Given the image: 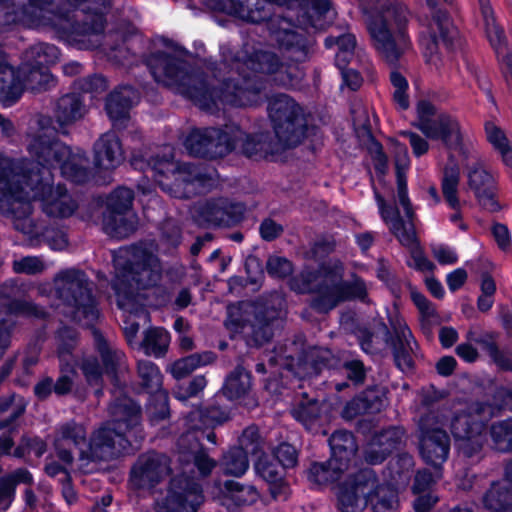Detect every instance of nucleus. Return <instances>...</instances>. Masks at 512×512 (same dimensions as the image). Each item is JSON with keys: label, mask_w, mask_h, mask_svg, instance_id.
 I'll list each match as a JSON object with an SVG mask.
<instances>
[{"label": "nucleus", "mask_w": 512, "mask_h": 512, "mask_svg": "<svg viewBox=\"0 0 512 512\" xmlns=\"http://www.w3.org/2000/svg\"><path fill=\"white\" fill-rule=\"evenodd\" d=\"M223 57L231 70L217 91H210L203 74L191 68L177 51L173 54L156 52L148 58L147 64L155 81L190 98L209 112L214 111L218 102L236 107L260 103L264 85L258 74H271L275 83L285 87L297 85L302 77L296 65L280 62L272 52L257 51L250 56L239 52L231 58L223 52Z\"/></svg>", "instance_id": "f257e3e1"}, {"label": "nucleus", "mask_w": 512, "mask_h": 512, "mask_svg": "<svg viewBox=\"0 0 512 512\" xmlns=\"http://www.w3.org/2000/svg\"><path fill=\"white\" fill-rule=\"evenodd\" d=\"M33 161L10 167L0 154V209L8 211L12 220L16 212L32 218V201L39 199L43 212L52 218H68L78 205L63 185H53L52 169L82 183L88 178V159L80 149L72 151L64 143L43 132L28 146Z\"/></svg>", "instance_id": "f03ea898"}, {"label": "nucleus", "mask_w": 512, "mask_h": 512, "mask_svg": "<svg viewBox=\"0 0 512 512\" xmlns=\"http://www.w3.org/2000/svg\"><path fill=\"white\" fill-rule=\"evenodd\" d=\"M72 11L56 12L53 0H0V34L14 26L55 28L86 47L98 45L104 30L102 9L111 0H67Z\"/></svg>", "instance_id": "7ed1b4c3"}, {"label": "nucleus", "mask_w": 512, "mask_h": 512, "mask_svg": "<svg viewBox=\"0 0 512 512\" xmlns=\"http://www.w3.org/2000/svg\"><path fill=\"white\" fill-rule=\"evenodd\" d=\"M141 410L132 399L120 397L109 406L110 420L96 428L89 441L80 448L79 458L71 465L57 462L48 463L45 471L49 476H56L68 469L90 473L93 463L108 461L129 451L133 441L141 439Z\"/></svg>", "instance_id": "20e7f679"}, {"label": "nucleus", "mask_w": 512, "mask_h": 512, "mask_svg": "<svg viewBox=\"0 0 512 512\" xmlns=\"http://www.w3.org/2000/svg\"><path fill=\"white\" fill-rule=\"evenodd\" d=\"M113 288L120 309L130 315L144 313L145 298L140 292L156 286L162 277L159 259L142 247L120 249L114 255Z\"/></svg>", "instance_id": "39448f33"}, {"label": "nucleus", "mask_w": 512, "mask_h": 512, "mask_svg": "<svg viewBox=\"0 0 512 512\" xmlns=\"http://www.w3.org/2000/svg\"><path fill=\"white\" fill-rule=\"evenodd\" d=\"M132 165L150 174L164 192L179 199L194 197L218 183L214 168L175 161L170 150L162 157H152L147 163L134 157Z\"/></svg>", "instance_id": "423d86ee"}, {"label": "nucleus", "mask_w": 512, "mask_h": 512, "mask_svg": "<svg viewBox=\"0 0 512 512\" xmlns=\"http://www.w3.org/2000/svg\"><path fill=\"white\" fill-rule=\"evenodd\" d=\"M343 273V264L331 260L324 263L316 272L303 271L291 279L290 287L298 293H314L312 307L319 312H328L348 300H365V283L359 278L351 282L344 281Z\"/></svg>", "instance_id": "0eeeda50"}, {"label": "nucleus", "mask_w": 512, "mask_h": 512, "mask_svg": "<svg viewBox=\"0 0 512 512\" xmlns=\"http://www.w3.org/2000/svg\"><path fill=\"white\" fill-rule=\"evenodd\" d=\"M409 19L410 12L404 4L389 2L368 23L375 48L390 64H395L410 47L406 32Z\"/></svg>", "instance_id": "6e6552de"}, {"label": "nucleus", "mask_w": 512, "mask_h": 512, "mask_svg": "<svg viewBox=\"0 0 512 512\" xmlns=\"http://www.w3.org/2000/svg\"><path fill=\"white\" fill-rule=\"evenodd\" d=\"M54 286L59 299L66 305L64 312L73 320L90 326L98 319L90 282L83 271L75 268L60 271L54 277Z\"/></svg>", "instance_id": "1a4fd4ad"}, {"label": "nucleus", "mask_w": 512, "mask_h": 512, "mask_svg": "<svg viewBox=\"0 0 512 512\" xmlns=\"http://www.w3.org/2000/svg\"><path fill=\"white\" fill-rule=\"evenodd\" d=\"M267 110L279 146L286 149L302 143L306 137L307 119L299 103L287 94H277L271 97Z\"/></svg>", "instance_id": "9d476101"}, {"label": "nucleus", "mask_w": 512, "mask_h": 512, "mask_svg": "<svg viewBox=\"0 0 512 512\" xmlns=\"http://www.w3.org/2000/svg\"><path fill=\"white\" fill-rule=\"evenodd\" d=\"M279 316L280 311L271 310L264 305L250 303L230 305L225 327L232 337L243 334L256 345H262L273 336V324Z\"/></svg>", "instance_id": "9b49d317"}, {"label": "nucleus", "mask_w": 512, "mask_h": 512, "mask_svg": "<svg viewBox=\"0 0 512 512\" xmlns=\"http://www.w3.org/2000/svg\"><path fill=\"white\" fill-rule=\"evenodd\" d=\"M492 411L490 405L472 403L454 413L450 428L463 456L472 458L481 453L486 441L485 422L492 417Z\"/></svg>", "instance_id": "f8f14e48"}, {"label": "nucleus", "mask_w": 512, "mask_h": 512, "mask_svg": "<svg viewBox=\"0 0 512 512\" xmlns=\"http://www.w3.org/2000/svg\"><path fill=\"white\" fill-rule=\"evenodd\" d=\"M230 136L242 139V129L235 124L226 125L224 129H194L186 137L184 146L189 154L194 156L223 157L235 147L234 140H231Z\"/></svg>", "instance_id": "ddd939ff"}, {"label": "nucleus", "mask_w": 512, "mask_h": 512, "mask_svg": "<svg viewBox=\"0 0 512 512\" xmlns=\"http://www.w3.org/2000/svg\"><path fill=\"white\" fill-rule=\"evenodd\" d=\"M375 197L381 217L388 225L389 230L403 246L410 249L413 260L411 265L419 270H432L434 267L433 263L424 256L417 242L413 224L414 212L412 211L410 217L405 215V219H402L399 215V211L396 208L388 206L380 194L375 192ZM404 214L406 213L404 212Z\"/></svg>", "instance_id": "4468645a"}, {"label": "nucleus", "mask_w": 512, "mask_h": 512, "mask_svg": "<svg viewBox=\"0 0 512 512\" xmlns=\"http://www.w3.org/2000/svg\"><path fill=\"white\" fill-rule=\"evenodd\" d=\"M375 486V473L365 468L349 472L337 485L338 508L341 512H361L368 503V494Z\"/></svg>", "instance_id": "2eb2a0df"}, {"label": "nucleus", "mask_w": 512, "mask_h": 512, "mask_svg": "<svg viewBox=\"0 0 512 512\" xmlns=\"http://www.w3.org/2000/svg\"><path fill=\"white\" fill-rule=\"evenodd\" d=\"M272 3L301 8L311 5L320 12H326L330 7L328 0H224L223 10L244 21L258 23L269 18L270 14L266 10V5Z\"/></svg>", "instance_id": "dca6fc26"}, {"label": "nucleus", "mask_w": 512, "mask_h": 512, "mask_svg": "<svg viewBox=\"0 0 512 512\" xmlns=\"http://www.w3.org/2000/svg\"><path fill=\"white\" fill-rule=\"evenodd\" d=\"M203 502L202 489L194 480L184 474L172 478L167 495L158 500V512H196Z\"/></svg>", "instance_id": "f3484780"}, {"label": "nucleus", "mask_w": 512, "mask_h": 512, "mask_svg": "<svg viewBox=\"0 0 512 512\" xmlns=\"http://www.w3.org/2000/svg\"><path fill=\"white\" fill-rule=\"evenodd\" d=\"M457 31L450 23L445 12L435 10L432 23L429 26V34L421 37V45L426 62L436 70L443 65L441 48L450 50L453 47Z\"/></svg>", "instance_id": "a211bd4d"}, {"label": "nucleus", "mask_w": 512, "mask_h": 512, "mask_svg": "<svg viewBox=\"0 0 512 512\" xmlns=\"http://www.w3.org/2000/svg\"><path fill=\"white\" fill-rule=\"evenodd\" d=\"M419 451L426 464L439 468L449 456L450 437L434 415L420 421Z\"/></svg>", "instance_id": "6ab92c4d"}, {"label": "nucleus", "mask_w": 512, "mask_h": 512, "mask_svg": "<svg viewBox=\"0 0 512 512\" xmlns=\"http://www.w3.org/2000/svg\"><path fill=\"white\" fill-rule=\"evenodd\" d=\"M76 339L77 334L73 329L65 327L58 332L57 356L60 375L54 381V393L57 396L67 395L73 389L78 365V360L72 353L76 346Z\"/></svg>", "instance_id": "aec40b11"}, {"label": "nucleus", "mask_w": 512, "mask_h": 512, "mask_svg": "<svg viewBox=\"0 0 512 512\" xmlns=\"http://www.w3.org/2000/svg\"><path fill=\"white\" fill-rule=\"evenodd\" d=\"M167 456L150 452L139 456L130 472V483L136 489H150L162 482L170 473Z\"/></svg>", "instance_id": "412c9836"}, {"label": "nucleus", "mask_w": 512, "mask_h": 512, "mask_svg": "<svg viewBox=\"0 0 512 512\" xmlns=\"http://www.w3.org/2000/svg\"><path fill=\"white\" fill-rule=\"evenodd\" d=\"M389 323L394 336L387 339L393 348L394 359L401 371H409L414 365L415 348L417 347L406 322L394 309L389 313Z\"/></svg>", "instance_id": "4be33fe9"}, {"label": "nucleus", "mask_w": 512, "mask_h": 512, "mask_svg": "<svg viewBox=\"0 0 512 512\" xmlns=\"http://www.w3.org/2000/svg\"><path fill=\"white\" fill-rule=\"evenodd\" d=\"M243 212L242 205L218 198L198 203L194 208L193 217L202 225H230L239 221Z\"/></svg>", "instance_id": "5701e85b"}, {"label": "nucleus", "mask_w": 512, "mask_h": 512, "mask_svg": "<svg viewBox=\"0 0 512 512\" xmlns=\"http://www.w3.org/2000/svg\"><path fill=\"white\" fill-rule=\"evenodd\" d=\"M138 376L141 385L151 394L150 407L154 406V418L163 419L168 414V396L162 389L163 376L159 368L149 360L138 362Z\"/></svg>", "instance_id": "b1692460"}, {"label": "nucleus", "mask_w": 512, "mask_h": 512, "mask_svg": "<svg viewBox=\"0 0 512 512\" xmlns=\"http://www.w3.org/2000/svg\"><path fill=\"white\" fill-rule=\"evenodd\" d=\"M13 225L15 229L25 234L30 241L39 244L46 242L53 250H63L68 245V240L62 230L49 229L34 218H27L26 214L17 212Z\"/></svg>", "instance_id": "393cba45"}, {"label": "nucleus", "mask_w": 512, "mask_h": 512, "mask_svg": "<svg viewBox=\"0 0 512 512\" xmlns=\"http://www.w3.org/2000/svg\"><path fill=\"white\" fill-rule=\"evenodd\" d=\"M327 47L336 45L338 51L335 56L337 67L341 70L344 83L352 90L358 89L362 84L360 74L354 69H346L348 63L354 58L356 39L353 34L346 33L341 36H330L325 41Z\"/></svg>", "instance_id": "a878e982"}, {"label": "nucleus", "mask_w": 512, "mask_h": 512, "mask_svg": "<svg viewBox=\"0 0 512 512\" xmlns=\"http://www.w3.org/2000/svg\"><path fill=\"white\" fill-rule=\"evenodd\" d=\"M468 184L478 199L479 204L484 209L491 212H495L500 209V205L495 198V179L481 163L477 162L469 169Z\"/></svg>", "instance_id": "bb28decb"}, {"label": "nucleus", "mask_w": 512, "mask_h": 512, "mask_svg": "<svg viewBox=\"0 0 512 512\" xmlns=\"http://www.w3.org/2000/svg\"><path fill=\"white\" fill-rule=\"evenodd\" d=\"M329 445L332 468L355 472L352 464L355 462L357 444L352 433L344 430L334 432L329 438Z\"/></svg>", "instance_id": "cd10ccee"}, {"label": "nucleus", "mask_w": 512, "mask_h": 512, "mask_svg": "<svg viewBox=\"0 0 512 512\" xmlns=\"http://www.w3.org/2000/svg\"><path fill=\"white\" fill-rule=\"evenodd\" d=\"M124 160V151L118 136L103 134L94 144V165L98 170L112 171Z\"/></svg>", "instance_id": "c85d7f7f"}, {"label": "nucleus", "mask_w": 512, "mask_h": 512, "mask_svg": "<svg viewBox=\"0 0 512 512\" xmlns=\"http://www.w3.org/2000/svg\"><path fill=\"white\" fill-rule=\"evenodd\" d=\"M178 447L181 460L187 463L191 461L202 476L209 475L217 465V462L202 449L199 438L191 432L180 437Z\"/></svg>", "instance_id": "c756f323"}, {"label": "nucleus", "mask_w": 512, "mask_h": 512, "mask_svg": "<svg viewBox=\"0 0 512 512\" xmlns=\"http://www.w3.org/2000/svg\"><path fill=\"white\" fill-rule=\"evenodd\" d=\"M424 135L430 139H440L450 149H458L462 145L463 135L458 120L451 115L437 114L432 126L424 125Z\"/></svg>", "instance_id": "7c9ffc66"}, {"label": "nucleus", "mask_w": 512, "mask_h": 512, "mask_svg": "<svg viewBox=\"0 0 512 512\" xmlns=\"http://www.w3.org/2000/svg\"><path fill=\"white\" fill-rule=\"evenodd\" d=\"M404 430L399 427H390L375 434L366 451L365 459L370 464L382 462L386 456L401 444Z\"/></svg>", "instance_id": "2f4dec72"}, {"label": "nucleus", "mask_w": 512, "mask_h": 512, "mask_svg": "<svg viewBox=\"0 0 512 512\" xmlns=\"http://www.w3.org/2000/svg\"><path fill=\"white\" fill-rule=\"evenodd\" d=\"M215 497L220 504L228 510H235L238 507L251 505L259 497L257 490L251 485H244L236 481H226L223 487L218 488Z\"/></svg>", "instance_id": "473e14b6"}, {"label": "nucleus", "mask_w": 512, "mask_h": 512, "mask_svg": "<svg viewBox=\"0 0 512 512\" xmlns=\"http://www.w3.org/2000/svg\"><path fill=\"white\" fill-rule=\"evenodd\" d=\"M242 133V139H237L234 136H230V139L235 140L233 141L235 143L233 150H239L247 157L265 158L283 149L276 139L275 141L270 140L268 133L251 135L243 130Z\"/></svg>", "instance_id": "72a5a7b5"}, {"label": "nucleus", "mask_w": 512, "mask_h": 512, "mask_svg": "<svg viewBox=\"0 0 512 512\" xmlns=\"http://www.w3.org/2000/svg\"><path fill=\"white\" fill-rule=\"evenodd\" d=\"M86 436V428L80 423L71 421L60 425L54 440V447L59 460L63 461L65 464L71 465L73 455L66 449V445L71 443L78 447L86 440Z\"/></svg>", "instance_id": "f704fd0d"}, {"label": "nucleus", "mask_w": 512, "mask_h": 512, "mask_svg": "<svg viewBox=\"0 0 512 512\" xmlns=\"http://www.w3.org/2000/svg\"><path fill=\"white\" fill-rule=\"evenodd\" d=\"M255 471L266 481L274 499H286L289 488L284 481V469L277 465L269 456H261L255 463Z\"/></svg>", "instance_id": "c9c22d12"}, {"label": "nucleus", "mask_w": 512, "mask_h": 512, "mask_svg": "<svg viewBox=\"0 0 512 512\" xmlns=\"http://www.w3.org/2000/svg\"><path fill=\"white\" fill-rule=\"evenodd\" d=\"M138 101V93L131 86L115 89L107 98L106 112L116 125L128 117L129 110Z\"/></svg>", "instance_id": "e433bc0d"}, {"label": "nucleus", "mask_w": 512, "mask_h": 512, "mask_svg": "<svg viewBox=\"0 0 512 512\" xmlns=\"http://www.w3.org/2000/svg\"><path fill=\"white\" fill-rule=\"evenodd\" d=\"M59 60V50L52 44L37 43L29 47L23 54L19 73H26L33 68H47Z\"/></svg>", "instance_id": "4c0bfd02"}, {"label": "nucleus", "mask_w": 512, "mask_h": 512, "mask_svg": "<svg viewBox=\"0 0 512 512\" xmlns=\"http://www.w3.org/2000/svg\"><path fill=\"white\" fill-rule=\"evenodd\" d=\"M395 166L397 169V200L403 207L408 217L412 215L411 203L407 194V184L404 170L409 166V156L407 148L399 143L394 145Z\"/></svg>", "instance_id": "58836bf2"}, {"label": "nucleus", "mask_w": 512, "mask_h": 512, "mask_svg": "<svg viewBox=\"0 0 512 512\" xmlns=\"http://www.w3.org/2000/svg\"><path fill=\"white\" fill-rule=\"evenodd\" d=\"M215 360V354L211 351L190 354L186 357L174 361L167 371L179 380L187 377L198 368L207 366Z\"/></svg>", "instance_id": "ea45409f"}, {"label": "nucleus", "mask_w": 512, "mask_h": 512, "mask_svg": "<svg viewBox=\"0 0 512 512\" xmlns=\"http://www.w3.org/2000/svg\"><path fill=\"white\" fill-rule=\"evenodd\" d=\"M483 505L493 512H512V485L507 482L493 483L483 496Z\"/></svg>", "instance_id": "a19ab883"}, {"label": "nucleus", "mask_w": 512, "mask_h": 512, "mask_svg": "<svg viewBox=\"0 0 512 512\" xmlns=\"http://www.w3.org/2000/svg\"><path fill=\"white\" fill-rule=\"evenodd\" d=\"M137 217L131 212L105 214L103 229L106 234L115 238H126L137 228Z\"/></svg>", "instance_id": "79ce46f5"}, {"label": "nucleus", "mask_w": 512, "mask_h": 512, "mask_svg": "<svg viewBox=\"0 0 512 512\" xmlns=\"http://www.w3.org/2000/svg\"><path fill=\"white\" fill-rule=\"evenodd\" d=\"M85 107L80 95L72 93L61 97L56 105L55 117L60 125L71 124L83 117Z\"/></svg>", "instance_id": "37998d69"}, {"label": "nucleus", "mask_w": 512, "mask_h": 512, "mask_svg": "<svg viewBox=\"0 0 512 512\" xmlns=\"http://www.w3.org/2000/svg\"><path fill=\"white\" fill-rule=\"evenodd\" d=\"M270 29L273 38L280 47L286 49L303 47V37L295 31L294 26L287 19L281 17L271 18Z\"/></svg>", "instance_id": "c03bdc74"}, {"label": "nucleus", "mask_w": 512, "mask_h": 512, "mask_svg": "<svg viewBox=\"0 0 512 512\" xmlns=\"http://www.w3.org/2000/svg\"><path fill=\"white\" fill-rule=\"evenodd\" d=\"M373 512H393L398 506L396 489L391 485H378L375 478V486L368 494Z\"/></svg>", "instance_id": "a18cd8bd"}, {"label": "nucleus", "mask_w": 512, "mask_h": 512, "mask_svg": "<svg viewBox=\"0 0 512 512\" xmlns=\"http://www.w3.org/2000/svg\"><path fill=\"white\" fill-rule=\"evenodd\" d=\"M478 3L485 22L487 38L496 52L500 53L505 47V36L503 30L495 23L490 0H478Z\"/></svg>", "instance_id": "49530a36"}, {"label": "nucleus", "mask_w": 512, "mask_h": 512, "mask_svg": "<svg viewBox=\"0 0 512 512\" xmlns=\"http://www.w3.org/2000/svg\"><path fill=\"white\" fill-rule=\"evenodd\" d=\"M220 467L224 474L240 477L248 470V454L241 448H231L223 455Z\"/></svg>", "instance_id": "de8ad7c7"}, {"label": "nucleus", "mask_w": 512, "mask_h": 512, "mask_svg": "<svg viewBox=\"0 0 512 512\" xmlns=\"http://www.w3.org/2000/svg\"><path fill=\"white\" fill-rule=\"evenodd\" d=\"M170 343L169 333L162 328H152L145 331L142 347L145 354L155 357L163 356Z\"/></svg>", "instance_id": "09e8293b"}, {"label": "nucleus", "mask_w": 512, "mask_h": 512, "mask_svg": "<svg viewBox=\"0 0 512 512\" xmlns=\"http://www.w3.org/2000/svg\"><path fill=\"white\" fill-rule=\"evenodd\" d=\"M250 387V374L243 368H236L227 377L223 386V392L230 399H238L246 395Z\"/></svg>", "instance_id": "8fccbe9b"}, {"label": "nucleus", "mask_w": 512, "mask_h": 512, "mask_svg": "<svg viewBox=\"0 0 512 512\" xmlns=\"http://www.w3.org/2000/svg\"><path fill=\"white\" fill-rule=\"evenodd\" d=\"M459 178L460 172L456 164L451 163L445 167L442 180V192L445 200L453 209L460 208V202L457 197Z\"/></svg>", "instance_id": "3c124183"}, {"label": "nucleus", "mask_w": 512, "mask_h": 512, "mask_svg": "<svg viewBox=\"0 0 512 512\" xmlns=\"http://www.w3.org/2000/svg\"><path fill=\"white\" fill-rule=\"evenodd\" d=\"M347 470H335L330 464V459L327 463H314L308 471L309 480L318 485L326 484L329 482L339 481L348 474Z\"/></svg>", "instance_id": "603ef678"}, {"label": "nucleus", "mask_w": 512, "mask_h": 512, "mask_svg": "<svg viewBox=\"0 0 512 512\" xmlns=\"http://www.w3.org/2000/svg\"><path fill=\"white\" fill-rule=\"evenodd\" d=\"M227 419L228 415L217 408L207 411L196 410L189 414L190 427L195 430L221 424Z\"/></svg>", "instance_id": "864d4df0"}, {"label": "nucleus", "mask_w": 512, "mask_h": 512, "mask_svg": "<svg viewBox=\"0 0 512 512\" xmlns=\"http://www.w3.org/2000/svg\"><path fill=\"white\" fill-rule=\"evenodd\" d=\"M490 436L495 449L501 452L512 451V421H500L492 424Z\"/></svg>", "instance_id": "5fc2aeb1"}, {"label": "nucleus", "mask_w": 512, "mask_h": 512, "mask_svg": "<svg viewBox=\"0 0 512 512\" xmlns=\"http://www.w3.org/2000/svg\"><path fill=\"white\" fill-rule=\"evenodd\" d=\"M132 190L120 187L114 190L107 200V214H117L129 212L133 201Z\"/></svg>", "instance_id": "6e6d98bb"}, {"label": "nucleus", "mask_w": 512, "mask_h": 512, "mask_svg": "<svg viewBox=\"0 0 512 512\" xmlns=\"http://www.w3.org/2000/svg\"><path fill=\"white\" fill-rule=\"evenodd\" d=\"M94 337L106 369L114 370L116 365L122 361L124 354L122 351L110 346L99 332L94 331Z\"/></svg>", "instance_id": "4d7b16f0"}, {"label": "nucleus", "mask_w": 512, "mask_h": 512, "mask_svg": "<svg viewBox=\"0 0 512 512\" xmlns=\"http://www.w3.org/2000/svg\"><path fill=\"white\" fill-rule=\"evenodd\" d=\"M328 355V351L315 349L310 355L312 363H308V361H305V363H298L297 368L294 371L295 375L300 378L317 375L320 372L321 365H324L325 361L328 359Z\"/></svg>", "instance_id": "13d9d810"}, {"label": "nucleus", "mask_w": 512, "mask_h": 512, "mask_svg": "<svg viewBox=\"0 0 512 512\" xmlns=\"http://www.w3.org/2000/svg\"><path fill=\"white\" fill-rule=\"evenodd\" d=\"M47 267L46 262L39 256H26L13 261L16 273L35 275L44 272Z\"/></svg>", "instance_id": "bf43d9fd"}, {"label": "nucleus", "mask_w": 512, "mask_h": 512, "mask_svg": "<svg viewBox=\"0 0 512 512\" xmlns=\"http://www.w3.org/2000/svg\"><path fill=\"white\" fill-rule=\"evenodd\" d=\"M80 369L91 386H100L102 383V368L94 356L83 357L80 362Z\"/></svg>", "instance_id": "052dcab7"}, {"label": "nucleus", "mask_w": 512, "mask_h": 512, "mask_svg": "<svg viewBox=\"0 0 512 512\" xmlns=\"http://www.w3.org/2000/svg\"><path fill=\"white\" fill-rule=\"evenodd\" d=\"M273 455L283 469L293 468L298 462V451L289 443H281L273 449Z\"/></svg>", "instance_id": "680f3d73"}, {"label": "nucleus", "mask_w": 512, "mask_h": 512, "mask_svg": "<svg viewBox=\"0 0 512 512\" xmlns=\"http://www.w3.org/2000/svg\"><path fill=\"white\" fill-rule=\"evenodd\" d=\"M239 447L247 454L257 453L262 448V440L256 427L246 428L239 438Z\"/></svg>", "instance_id": "e2e57ef3"}, {"label": "nucleus", "mask_w": 512, "mask_h": 512, "mask_svg": "<svg viewBox=\"0 0 512 512\" xmlns=\"http://www.w3.org/2000/svg\"><path fill=\"white\" fill-rule=\"evenodd\" d=\"M293 417L309 427L319 416V404L315 400L301 403L292 410Z\"/></svg>", "instance_id": "0e129e2a"}, {"label": "nucleus", "mask_w": 512, "mask_h": 512, "mask_svg": "<svg viewBox=\"0 0 512 512\" xmlns=\"http://www.w3.org/2000/svg\"><path fill=\"white\" fill-rule=\"evenodd\" d=\"M268 273L272 277L284 278L290 275L293 271V267L290 261L286 258L272 256L268 259L266 265Z\"/></svg>", "instance_id": "69168bd1"}, {"label": "nucleus", "mask_w": 512, "mask_h": 512, "mask_svg": "<svg viewBox=\"0 0 512 512\" xmlns=\"http://www.w3.org/2000/svg\"><path fill=\"white\" fill-rule=\"evenodd\" d=\"M417 127L424 134V125L432 126L436 122V108L429 101L421 100L417 105Z\"/></svg>", "instance_id": "338daca9"}, {"label": "nucleus", "mask_w": 512, "mask_h": 512, "mask_svg": "<svg viewBox=\"0 0 512 512\" xmlns=\"http://www.w3.org/2000/svg\"><path fill=\"white\" fill-rule=\"evenodd\" d=\"M485 132L487 140L498 152L509 145V141L505 133L495 123L487 122L485 124Z\"/></svg>", "instance_id": "774afa93"}]
</instances>
